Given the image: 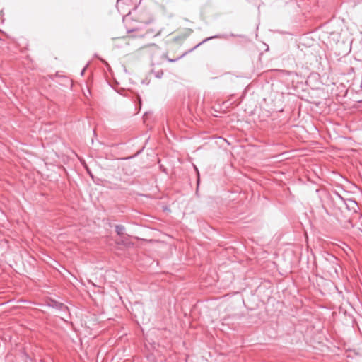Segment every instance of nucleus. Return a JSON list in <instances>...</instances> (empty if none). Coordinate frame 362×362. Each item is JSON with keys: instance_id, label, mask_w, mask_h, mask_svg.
<instances>
[{"instance_id": "2", "label": "nucleus", "mask_w": 362, "mask_h": 362, "mask_svg": "<svg viewBox=\"0 0 362 362\" xmlns=\"http://www.w3.org/2000/svg\"><path fill=\"white\" fill-rule=\"evenodd\" d=\"M154 75H155V77H156L158 78H160L163 75V72L162 70H160V71H158L157 72H155Z\"/></svg>"}, {"instance_id": "1", "label": "nucleus", "mask_w": 362, "mask_h": 362, "mask_svg": "<svg viewBox=\"0 0 362 362\" xmlns=\"http://www.w3.org/2000/svg\"><path fill=\"white\" fill-rule=\"evenodd\" d=\"M219 36L218 35H215V36H212V37H207L206 39H204L202 42H201L200 43H199L197 45H196L192 49H194L195 48H197V47H199V45H201L202 44L211 40V39H214V38H218Z\"/></svg>"}, {"instance_id": "5", "label": "nucleus", "mask_w": 362, "mask_h": 362, "mask_svg": "<svg viewBox=\"0 0 362 362\" xmlns=\"http://www.w3.org/2000/svg\"><path fill=\"white\" fill-rule=\"evenodd\" d=\"M84 71H85V69H83V70L81 71V75H83V74H84Z\"/></svg>"}, {"instance_id": "3", "label": "nucleus", "mask_w": 362, "mask_h": 362, "mask_svg": "<svg viewBox=\"0 0 362 362\" xmlns=\"http://www.w3.org/2000/svg\"><path fill=\"white\" fill-rule=\"evenodd\" d=\"M122 230V227L117 226V231L119 235L121 234Z\"/></svg>"}, {"instance_id": "4", "label": "nucleus", "mask_w": 362, "mask_h": 362, "mask_svg": "<svg viewBox=\"0 0 362 362\" xmlns=\"http://www.w3.org/2000/svg\"><path fill=\"white\" fill-rule=\"evenodd\" d=\"M177 59H169L168 61L170 62H176Z\"/></svg>"}]
</instances>
